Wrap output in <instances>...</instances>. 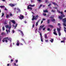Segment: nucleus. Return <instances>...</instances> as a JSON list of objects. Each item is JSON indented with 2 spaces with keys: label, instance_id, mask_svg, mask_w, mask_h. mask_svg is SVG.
<instances>
[{
  "label": "nucleus",
  "instance_id": "1",
  "mask_svg": "<svg viewBox=\"0 0 66 66\" xmlns=\"http://www.w3.org/2000/svg\"><path fill=\"white\" fill-rule=\"evenodd\" d=\"M7 40H9L10 42H12V39L10 38H9V37H6L3 38L2 40V42L4 43L5 41V43H7L8 42Z\"/></svg>",
  "mask_w": 66,
  "mask_h": 66
},
{
  "label": "nucleus",
  "instance_id": "2",
  "mask_svg": "<svg viewBox=\"0 0 66 66\" xmlns=\"http://www.w3.org/2000/svg\"><path fill=\"white\" fill-rule=\"evenodd\" d=\"M58 12L59 13H61V14H62V15H61L60 16H59V18L61 20H62V19H63V18L65 17V15H64V13H63L62 12H61L60 11H59Z\"/></svg>",
  "mask_w": 66,
  "mask_h": 66
},
{
  "label": "nucleus",
  "instance_id": "3",
  "mask_svg": "<svg viewBox=\"0 0 66 66\" xmlns=\"http://www.w3.org/2000/svg\"><path fill=\"white\" fill-rule=\"evenodd\" d=\"M32 16V18L31 19L32 21H33L34 20H36L37 19V18H38V17H39L38 15H37L36 16H34L33 15Z\"/></svg>",
  "mask_w": 66,
  "mask_h": 66
},
{
  "label": "nucleus",
  "instance_id": "4",
  "mask_svg": "<svg viewBox=\"0 0 66 66\" xmlns=\"http://www.w3.org/2000/svg\"><path fill=\"white\" fill-rule=\"evenodd\" d=\"M62 20L63 22V26H64L65 27H66V23H66V18H65L63 19H62Z\"/></svg>",
  "mask_w": 66,
  "mask_h": 66
},
{
  "label": "nucleus",
  "instance_id": "5",
  "mask_svg": "<svg viewBox=\"0 0 66 66\" xmlns=\"http://www.w3.org/2000/svg\"><path fill=\"white\" fill-rule=\"evenodd\" d=\"M44 26L45 25H44L40 26L39 28V30H41L43 28Z\"/></svg>",
  "mask_w": 66,
  "mask_h": 66
},
{
  "label": "nucleus",
  "instance_id": "6",
  "mask_svg": "<svg viewBox=\"0 0 66 66\" xmlns=\"http://www.w3.org/2000/svg\"><path fill=\"white\" fill-rule=\"evenodd\" d=\"M5 27L6 28V29L8 28L9 30L11 29V26H9V25H6Z\"/></svg>",
  "mask_w": 66,
  "mask_h": 66
},
{
  "label": "nucleus",
  "instance_id": "7",
  "mask_svg": "<svg viewBox=\"0 0 66 66\" xmlns=\"http://www.w3.org/2000/svg\"><path fill=\"white\" fill-rule=\"evenodd\" d=\"M19 44H20V42H19V40H17V42L16 44V45L18 46H19Z\"/></svg>",
  "mask_w": 66,
  "mask_h": 66
},
{
  "label": "nucleus",
  "instance_id": "8",
  "mask_svg": "<svg viewBox=\"0 0 66 66\" xmlns=\"http://www.w3.org/2000/svg\"><path fill=\"white\" fill-rule=\"evenodd\" d=\"M24 18V16L22 15H21L19 18L20 19H23V18Z\"/></svg>",
  "mask_w": 66,
  "mask_h": 66
},
{
  "label": "nucleus",
  "instance_id": "9",
  "mask_svg": "<svg viewBox=\"0 0 66 66\" xmlns=\"http://www.w3.org/2000/svg\"><path fill=\"white\" fill-rule=\"evenodd\" d=\"M9 5H10V6H12V7L14 6H15L13 4H9Z\"/></svg>",
  "mask_w": 66,
  "mask_h": 66
},
{
  "label": "nucleus",
  "instance_id": "10",
  "mask_svg": "<svg viewBox=\"0 0 66 66\" xmlns=\"http://www.w3.org/2000/svg\"><path fill=\"white\" fill-rule=\"evenodd\" d=\"M27 9L28 10H29V9H30V10H32V8L31 7H29V6H28Z\"/></svg>",
  "mask_w": 66,
  "mask_h": 66
},
{
  "label": "nucleus",
  "instance_id": "11",
  "mask_svg": "<svg viewBox=\"0 0 66 66\" xmlns=\"http://www.w3.org/2000/svg\"><path fill=\"white\" fill-rule=\"evenodd\" d=\"M11 22H12L13 23H14V24H15L16 22H15V21H14V20H12L11 21Z\"/></svg>",
  "mask_w": 66,
  "mask_h": 66
},
{
  "label": "nucleus",
  "instance_id": "12",
  "mask_svg": "<svg viewBox=\"0 0 66 66\" xmlns=\"http://www.w3.org/2000/svg\"><path fill=\"white\" fill-rule=\"evenodd\" d=\"M45 36L44 37L45 38H46V39H47V38H48V37H47V35L46 34H45Z\"/></svg>",
  "mask_w": 66,
  "mask_h": 66
},
{
  "label": "nucleus",
  "instance_id": "13",
  "mask_svg": "<svg viewBox=\"0 0 66 66\" xmlns=\"http://www.w3.org/2000/svg\"><path fill=\"white\" fill-rule=\"evenodd\" d=\"M48 27H51V28H53V26L51 25H48Z\"/></svg>",
  "mask_w": 66,
  "mask_h": 66
},
{
  "label": "nucleus",
  "instance_id": "14",
  "mask_svg": "<svg viewBox=\"0 0 66 66\" xmlns=\"http://www.w3.org/2000/svg\"><path fill=\"white\" fill-rule=\"evenodd\" d=\"M35 6V5L34 4L32 5L31 4L29 5V6H31V7H33V6Z\"/></svg>",
  "mask_w": 66,
  "mask_h": 66
},
{
  "label": "nucleus",
  "instance_id": "15",
  "mask_svg": "<svg viewBox=\"0 0 66 66\" xmlns=\"http://www.w3.org/2000/svg\"><path fill=\"white\" fill-rule=\"evenodd\" d=\"M50 41L51 42V43H53V41H54V40L53 39L51 38V40H50Z\"/></svg>",
  "mask_w": 66,
  "mask_h": 66
},
{
  "label": "nucleus",
  "instance_id": "16",
  "mask_svg": "<svg viewBox=\"0 0 66 66\" xmlns=\"http://www.w3.org/2000/svg\"><path fill=\"white\" fill-rule=\"evenodd\" d=\"M43 12L44 13H48V11L47 10H44Z\"/></svg>",
  "mask_w": 66,
  "mask_h": 66
},
{
  "label": "nucleus",
  "instance_id": "17",
  "mask_svg": "<svg viewBox=\"0 0 66 66\" xmlns=\"http://www.w3.org/2000/svg\"><path fill=\"white\" fill-rule=\"evenodd\" d=\"M51 21L52 22H54V21H55V20L54 19H51Z\"/></svg>",
  "mask_w": 66,
  "mask_h": 66
},
{
  "label": "nucleus",
  "instance_id": "18",
  "mask_svg": "<svg viewBox=\"0 0 66 66\" xmlns=\"http://www.w3.org/2000/svg\"><path fill=\"white\" fill-rule=\"evenodd\" d=\"M47 24H49V23H50V20H47Z\"/></svg>",
  "mask_w": 66,
  "mask_h": 66
},
{
  "label": "nucleus",
  "instance_id": "19",
  "mask_svg": "<svg viewBox=\"0 0 66 66\" xmlns=\"http://www.w3.org/2000/svg\"><path fill=\"white\" fill-rule=\"evenodd\" d=\"M57 31H58V32H60V30H61V29L59 28H57Z\"/></svg>",
  "mask_w": 66,
  "mask_h": 66
},
{
  "label": "nucleus",
  "instance_id": "20",
  "mask_svg": "<svg viewBox=\"0 0 66 66\" xmlns=\"http://www.w3.org/2000/svg\"><path fill=\"white\" fill-rule=\"evenodd\" d=\"M52 4H53L54 5H57V4L55 2H52Z\"/></svg>",
  "mask_w": 66,
  "mask_h": 66
},
{
  "label": "nucleus",
  "instance_id": "21",
  "mask_svg": "<svg viewBox=\"0 0 66 66\" xmlns=\"http://www.w3.org/2000/svg\"><path fill=\"white\" fill-rule=\"evenodd\" d=\"M55 35H57V34L56 32H54L53 33Z\"/></svg>",
  "mask_w": 66,
  "mask_h": 66
},
{
  "label": "nucleus",
  "instance_id": "22",
  "mask_svg": "<svg viewBox=\"0 0 66 66\" xmlns=\"http://www.w3.org/2000/svg\"><path fill=\"white\" fill-rule=\"evenodd\" d=\"M58 33L59 36H60L61 35V32H60V31H58Z\"/></svg>",
  "mask_w": 66,
  "mask_h": 66
},
{
  "label": "nucleus",
  "instance_id": "23",
  "mask_svg": "<svg viewBox=\"0 0 66 66\" xmlns=\"http://www.w3.org/2000/svg\"><path fill=\"white\" fill-rule=\"evenodd\" d=\"M9 17H10V15H7L6 14V18H9Z\"/></svg>",
  "mask_w": 66,
  "mask_h": 66
},
{
  "label": "nucleus",
  "instance_id": "24",
  "mask_svg": "<svg viewBox=\"0 0 66 66\" xmlns=\"http://www.w3.org/2000/svg\"><path fill=\"white\" fill-rule=\"evenodd\" d=\"M5 6H0V7H1V8H4V7H5Z\"/></svg>",
  "mask_w": 66,
  "mask_h": 66
},
{
  "label": "nucleus",
  "instance_id": "25",
  "mask_svg": "<svg viewBox=\"0 0 66 66\" xmlns=\"http://www.w3.org/2000/svg\"><path fill=\"white\" fill-rule=\"evenodd\" d=\"M40 38L42 37H42V32H40Z\"/></svg>",
  "mask_w": 66,
  "mask_h": 66
},
{
  "label": "nucleus",
  "instance_id": "26",
  "mask_svg": "<svg viewBox=\"0 0 66 66\" xmlns=\"http://www.w3.org/2000/svg\"><path fill=\"white\" fill-rule=\"evenodd\" d=\"M4 14L3 13H2V15L1 16V17H3L4 16Z\"/></svg>",
  "mask_w": 66,
  "mask_h": 66
},
{
  "label": "nucleus",
  "instance_id": "27",
  "mask_svg": "<svg viewBox=\"0 0 66 66\" xmlns=\"http://www.w3.org/2000/svg\"><path fill=\"white\" fill-rule=\"evenodd\" d=\"M38 2H39L40 3L42 2V0H37Z\"/></svg>",
  "mask_w": 66,
  "mask_h": 66
},
{
  "label": "nucleus",
  "instance_id": "28",
  "mask_svg": "<svg viewBox=\"0 0 66 66\" xmlns=\"http://www.w3.org/2000/svg\"><path fill=\"white\" fill-rule=\"evenodd\" d=\"M40 38L41 42H43V37Z\"/></svg>",
  "mask_w": 66,
  "mask_h": 66
},
{
  "label": "nucleus",
  "instance_id": "29",
  "mask_svg": "<svg viewBox=\"0 0 66 66\" xmlns=\"http://www.w3.org/2000/svg\"><path fill=\"white\" fill-rule=\"evenodd\" d=\"M51 11L52 12H53V13H54V12H55V10H52Z\"/></svg>",
  "mask_w": 66,
  "mask_h": 66
},
{
  "label": "nucleus",
  "instance_id": "30",
  "mask_svg": "<svg viewBox=\"0 0 66 66\" xmlns=\"http://www.w3.org/2000/svg\"><path fill=\"white\" fill-rule=\"evenodd\" d=\"M21 33L22 35V36H23V35H24L23 33V32H22V31H21Z\"/></svg>",
  "mask_w": 66,
  "mask_h": 66
},
{
  "label": "nucleus",
  "instance_id": "31",
  "mask_svg": "<svg viewBox=\"0 0 66 66\" xmlns=\"http://www.w3.org/2000/svg\"><path fill=\"white\" fill-rule=\"evenodd\" d=\"M21 33L22 35V36H23V35H24L23 33V32H22V31H21Z\"/></svg>",
  "mask_w": 66,
  "mask_h": 66
},
{
  "label": "nucleus",
  "instance_id": "32",
  "mask_svg": "<svg viewBox=\"0 0 66 66\" xmlns=\"http://www.w3.org/2000/svg\"><path fill=\"white\" fill-rule=\"evenodd\" d=\"M2 29L3 31H4L5 30V28H4V26H3L2 27Z\"/></svg>",
  "mask_w": 66,
  "mask_h": 66
},
{
  "label": "nucleus",
  "instance_id": "33",
  "mask_svg": "<svg viewBox=\"0 0 66 66\" xmlns=\"http://www.w3.org/2000/svg\"><path fill=\"white\" fill-rule=\"evenodd\" d=\"M1 35H5V33L4 32H2L1 33Z\"/></svg>",
  "mask_w": 66,
  "mask_h": 66
},
{
  "label": "nucleus",
  "instance_id": "34",
  "mask_svg": "<svg viewBox=\"0 0 66 66\" xmlns=\"http://www.w3.org/2000/svg\"><path fill=\"white\" fill-rule=\"evenodd\" d=\"M47 30L48 31H51V30L50 29V28H48L47 29Z\"/></svg>",
  "mask_w": 66,
  "mask_h": 66
},
{
  "label": "nucleus",
  "instance_id": "35",
  "mask_svg": "<svg viewBox=\"0 0 66 66\" xmlns=\"http://www.w3.org/2000/svg\"><path fill=\"white\" fill-rule=\"evenodd\" d=\"M54 18V17L53 16H51V17H50V18H52L53 19Z\"/></svg>",
  "mask_w": 66,
  "mask_h": 66
},
{
  "label": "nucleus",
  "instance_id": "36",
  "mask_svg": "<svg viewBox=\"0 0 66 66\" xmlns=\"http://www.w3.org/2000/svg\"><path fill=\"white\" fill-rule=\"evenodd\" d=\"M45 42L46 43H48V40H45Z\"/></svg>",
  "mask_w": 66,
  "mask_h": 66
},
{
  "label": "nucleus",
  "instance_id": "37",
  "mask_svg": "<svg viewBox=\"0 0 66 66\" xmlns=\"http://www.w3.org/2000/svg\"><path fill=\"white\" fill-rule=\"evenodd\" d=\"M42 6V5H41V4L40 5L39 7V9H40V8Z\"/></svg>",
  "mask_w": 66,
  "mask_h": 66
},
{
  "label": "nucleus",
  "instance_id": "38",
  "mask_svg": "<svg viewBox=\"0 0 66 66\" xmlns=\"http://www.w3.org/2000/svg\"><path fill=\"white\" fill-rule=\"evenodd\" d=\"M56 29H54V32H56Z\"/></svg>",
  "mask_w": 66,
  "mask_h": 66
},
{
  "label": "nucleus",
  "instance_id": "39",
  "mask_svg": "<svg viewBox=\"0 0 66 66\" xmlns=\"http://www.w3.org/2000/svg\"><path fill=\"white\" fill-rule=\"evenodd\" d=\"M43 15H44V16H46V14L45 13H43Z\"/></svg>",
  "mask_w": 66,
  "mask_h": 66
},
{
  "label": "nucleus",
  "instance_id": "40",
  "mask_svg": "<svg viewBox=\"0 0 66 66\" xmlns=\"http://www.w3.org/2000/svg\"><path fill=\"white\" fill-rule=\"evenodd\" d=\"M10 16H13V15H12V13H10Z\"/></svg>",
  "mask_w": 66,
  "mask_h": 66
},
{
  "label": "nucleus",
  "instance_id": "41",
  "mask_svg": "<svg viewBox=\"0 0 66 66\" xmlns=\"http://www.w3.org/2000/svg\"><path fill=\"white\" fill-rule=\"evenodd\" d=\"M17 25H18V24H17V23L16 24L15 26V28H16V27H17Z\"/></svg>",
  "mask_w": 66,
  "mask_h": 66
},
{
  "label": "nucleus",
  "instance_id": "42",
  "mask_svg": "<svg viewBox=\"0 0 66 66\" xmlns=\"http://www.w3.org/2000/svg\"><path fill=\"white\" fill-rule=\"evenodd\" d=\"M17 10H18V11L19 12H20V9H18Z\"/></svg>",
  "mask_w": 66,
  "mask_h": 66
},
{
  "label": "nucleus",
  "instance_id": "43",
  "mask_svg": "<svg viewBox=\"0 0 66 66\" xmlns=\"http://www.w3.org/2000/svg\"><path fill=\"white\" fill-rule=\"evenodd\" d=\"M63 39L64 40H66V38L65 37H64L63 38Z\"/></svg>",
  "mask_w": 66,
  "mask_h": 66
},
{
  "label": "nucleus",
  "instance_id": "44",
  "mask_svg": "<svg viewBox=\"0 0 66 66\" xmlns=\"http://www.w3.org/2000/svg\"><path fill=\"white\" fill-rule=\"evenodd\" d=\"M51 4H50L48 5V7H49V6H51Z\"/></svg>",
  "mask_w": 66,
  "mask_h": 66
},
{
  "label": "nucleus",
  "instance_id": "45",
  "mask_svg": "<svg viewBox=\"0 0 66 66\" xmlns=\"http://www.w3.org/2000/svg\"><path fill=\"white\" fill-rule=\"evenodd\" d=\"M36 26H38V22H37L36 23Z\"/></svg>",
  "mask_w": 66,
  "mask_h": 66
},
{
  "label": "nucleus",
  "instance_id": "46",
  "mask_svg": "<svg viewBox=\"0 0 66 66\" xmlns=\"http://www.w3.org/2000/svg\"><path fill=\"white\" fill-rule=\"evenodd\" d=\"M43 30L44 31V30H45V29H46V28L44 27L43 28Z\"/></svg>",
  "mask_w": 66,
  "mask_h": 66
},
{
  "label": "nucleus",
  "instance_id": "47",
  "mask_svg": "<svg viewBox=\"0 0 66 66\" xmlns=\"http://www.w3.org/2000/svg\"><path fill=\"white\" fill-rule=\"evenodd\" d=\"M61 43H64V40H62L61 41Z\"/></svg>",
  "mask_w": 66,
  "mask_h": 66
},
{
  "label": "nucleus",
  "instance_id": "48",
  "mask_svg": "<svg viewBox=\"0 0 66 66\" xmlns=\"http://www.w3.org/2000/svg\"><path fill=\"white\" fill-rule=\"evenodd\" d=\"M16 63H17L18 62V60H15Z\"/></svg>",
  "mask_w": 66,
  "mask_h": 66
},
{
  "label": "nucleus",
  "instance_id": "49",
  "mask_svg": "<svg viewBox=\"0 0 66 66\" xmlns=\"http://www.w3.org/2000/svg\"><path fill=\"white\" fill-rule=\"evenodd\" d=\"M4 23L5 24H7V23H6V22H4Z\"/></svg>",
  "mask_w": 66,
  "mask_h": 66
},
{
  "label": "nucleus",
  "instance_id": "50",
  "mask_svg": "<svg viewBox=\"0 0 66 66\" xmlns=\"http://www.w3.org/2000/svg\"><path fill=\"white\" fill-rule=\"evenodd\" d=\"M47 2H48V1L46 0L45 1V3H47Z\"/></svg>",
  "mask_w": 66,
  "mask_h": 66
},
{
  "label": "nucleus",
  "instance_id": "51",
  "mask_svg": "<svg viewBox=\"0 0 66 66\" xmlns=\"http://www.w3.org/2000/svg\"><path fill=\"white\" fill-rule=\"evenodd\" d=\"M58 26H61V24H60V23H58Z\"/></svg>",
  "mask_w": 66,
  "mask_h": 66
},
{
  "label": "nucleus",
  "instance_id": "52",
  "mask_svg": "<svg viewBox=\"0 0 66 66\" xmlns=\"http://www.w3.org/2000/svg\"><path fill=\"white\" fill-rule=\"evenodd\" d=\"M15 32L14 31V30H12V33H14Z\"/></svg>",
  "mask_w": 66,
  "mask_h": 66
},
{
  "label": "nucleus",
  "instance_id": "53",
  "mask_svg": "<svg viewBox=\"0 0 66 66\" xmlns=\"http://www.w3.org/2000/svg\"><path fill=\"white\" fill-rule=\"evenodd\" d=\"M4 9L5 11H7V9H6V8H5Z\"/></svg>",
  "mask_w": 66,
  "mask_h": 66
},
{
  "label": "nucleus",
  "instance_id": "54",
  "mask_svg": "<svg viewBox=\"0 0 66 66\" xmlns=\"http://www.w3.org/2000/svg\"><path fill=\"white\" fill-rule=\"evenodd\" d=\"M6 31L7 33H9V31H8V30H7L6 29Z\"/></svg>",
  "mask_w": 66,
  "mask_h": 66
},
{
  "label": "nucleus",
  "instance_id": "55",
  "mask_svg": "<svg viewBox=\"0 0 66 66\" xmlns=\"http://www.w3.org/2000/svg\"><path fill=\"white\" fill-rule=\"evenodd\" d=\"M21 40H22L23 41H24V39H23V38H22L21 39Z\"/></svg>",
  "mask_w": 66,
  "mask_h": 66
},
{
  "label": "nucleus",
  "instance_id": "56",
  "mask_svg": "<svg viewBox=\"0 0 66 66\" xmlns=\"http://www.w3.org/2000/svg\"><path fill=\"white\" fill-rule=\"evenodd\" d=\"M34 26H35V25H34V24H33L32 25V28H34Z\"/></svg>",
  "mask_w": 66,
  "mask_h": 66
},
{
  "label": "nucleus",
  "instance_id": "57",
  "mask_svg": "<svg viewBox=\"0 0 66 66\" xmlns=\"http://www.w3.org/2000/svg\"><path fill=\"white\" fill-rule=\"evenodd\" d=\"M46 20L45 19H44V18H43V21H44V20Z\"/></svg>",
  "mask_w": 66,
  "mask_h": 66
},
{
  "label": "nucleus",
  "instance_id": "58",
  "mask_svg": "<svg viewBox=\"0 0 66 66\" xmlns=\"http://www.w3.org/2000/svg\"><path fill=\"white\" fill-rule=\"evenodd\" d=\"M3 2H5V0H2Z\"/></svg>",
  "mask_w": 66,
  "mask_h": 66
},
{
  "label": "nucleus",
  "instance_id": "59",
  "mask_svg": "<svg viewBox=\"0 0 66 66\" xmlns=\"http://www.w3.org/2000/svg\"><path fill=\"white\" fill-rule=\"evenodd\" d=\"M18 31H20V32L21 33V32H22V31H21V30H18Z\"/></svg>",
  "mask_w": 66,
  "mask_h": 66
},
{
  "label": "nucleus",
  "instance_id": "60",
  "mask_svg": "<svg viewBox=\"0 0 66 66\" xmlns=\"http://www.w3.org/2000/svg\"><path fill=\"white\" fill-rule=\"evenodd\" d=\"M16 8H15L14 9V11H16Z\"/></svg>",
  "mask_w": 66,
  "mask_h": 66
},
{
  "label": "nucleus",
  "instance_id": "61",
  "mask_svg": "<svg viewBox=\"0 0 66 66\" xmlns=\"http://www.w3.org/2000/svg\"><path fill=\"white\" fill-rule=\"evenodd\" d=\"M14 66H16V65L15 63H14Z\"/></svg>",
  "mask_w": 66,
  "mask_h": 66
},
{
  "label": "nucleus",
  "instance_id": "62",
  "mask_svg": "<svg viewBox=\"0 0 66 66\" xmlns=\"http://www.w3.org/2000/svg\"><path fill=\"white\" fill-rule=\"evenodd\" d=\"M47 17H49V15H47Z\"/></svg>",
  "mask_w": 66,
  "mask_h": 66
},
{
  "label": "nucleus",
  "instance_id": "63",
  "mask_svg": "<svg viewBox=\"0 0 66 66\" xmlns=\"http://www.w3.org/2000/svg\"><path fill=\"white\" fill-rule=\"evenodd\" d=\"M13 59H11V62H13Z\"/></svg>",
  "mask_w": 66,
  "mask_h": 66
},
{
  "label": "nucleus",
  "instance_id": "64",
  "mask_svg": "<svg viewBox=\"0 0 66 66\" xmlns=\"http://www.w3.org/2000/svg\"><path fill=\"white\" fill-rule=\"evenodd\" d=\"M8 31L9 32H10V29H8Z\"/></svg>",
  "mask_w": 66,
  "mask_h": 66
}]
</instances>
